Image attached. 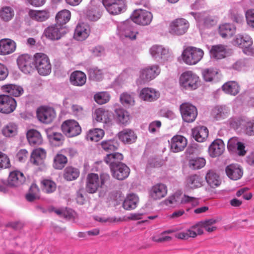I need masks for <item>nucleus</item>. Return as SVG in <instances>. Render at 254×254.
Instances as JSON below:
<instances>
[{
    "label": "nucleus",
    "mask_w": 254,
    "mask_h": 254,
    "mask_svg": "<svg viewBox=\"0 0 254 254\" xmlns=\"http://www.w3.org/2000/svg\"><path fill=\"white\" fill-rule=\"evenodd\" d=\"M104 135V131L100 128L90 129L87 134V139L92 141H98Z\"/></svg>",
    "instance_id": "nucleus-47"
},
{
    "label": "nucleus",
    "mask_w": 254,
    "mask_h": 254,
    "mask_svg": "<svg viewBox=\"0 0 254 254\" xmlns=\"http://www.w3.org/2000/svg\"><path fill=\"white\" fill-rule=\"evenodd\" d=\"M170 148L172 152L178 153L182 151L188 144L187 139L183 135H176L169 142Z\"/></svg>",
    "instance_id": "nucleus-12"
},
{
    "label": "nucleus",
    "mask_w": 254,
    "mask_h": 254,
    "mask_svg": "<svg viewBox=\"0 0 254 254\" xmlns=\"http://www.w3.org/2000/svg\"><path fill=\"white\" fill-rule=\"evenodd\" d=\"M222 89L226 94L235 96L239 92L240 87L237 82L230 81L222 86Z\"/></svg>",
    "instance_id": "nucleus-41"
},
{
    "label": "nucleus",
    "mask_w": 254,
    "mask_h": 254,
    "mask_svg": "<svg viewBox=\"0 0 254 254\" xmlns=\"http://www.w3.org/2000/svg\"><path fill=\"white\" fill-rule=\"evenodd\" d=\"M235 44L244 49L249 48L252 46L253 42L248 36L238 35L234 41Z\"/></svg>",
    "instance_id": "nucleus-45"
},
{
    "label": "nucleus",
    "mask_w": 254,
    "mask_h": 254,
    "mask_svg": "<svg viewBox=\"0 0 254 254\" xmlns=\"http://www.w3.org/2000/svg\"><path fill=\"white\" fill-rule=\"evenodd\" d=\"M217 220L214 219H210L201 221L199 223V225L203 228L208 232H212L215 231L217 228L213 226V225L215 224Z\"/></svg>",
    "instance_id": "nucleus-54"
},
{
    "label": "nucleus",
    "mask_w": 254,
    "mask_h": 254,
    "mask_svg": "<svg viewBox=\"0 0 254 254\" xmlns=\"http://www.w3.org/2000/svg\"><path fill=\"white\" fill-rule=\"evenodd\" d=\"M151 56L158 60H161L163 62L168 61L171 57L168 49L162 46L154 45L150 49Z\"/></svg>",
    "instance_id": "nucleus-13"
},
{
    "label": "nucleus",
    "mask_w": 254,
    "mask_h": 254,
    "mask_svg": "<svg viewBox=\"0 0 254 254\" xmlns=\"http://www.w3.org/2000/svg\"><path fill=\"white\" fill-rule=\"evenodd\" d=\"M159 97V92L152 88H144L139 93V97L143 100L148 102H153Z\"/></svg>",
    "instance_id": "nucleus-21"
},
{
    "label": "nucleus",
    "mask_w": 254,
    "mask_h": 254,
    "mask_svg": "<svg viewBox=\"0 0 254 254\" xmlns=\"http://www.w3.org/2000/svg\"><path fill=\"white\" fill-rule=\"evenodd\" d=\"M17 126L14 123L8 124L2 129V133L5 137H13L17 134Z\"/></svg>",
    "instance_id": "nucleus-49"
},
{
    "label": "nucleus",
    "mask_w": 254,
    "mask_h": 254,
    "mask_svg": "<svg viewBox=\"0 0 254 254\" xmlns=\"http://www.w3.org/2000/svg\"><path fill=\"white\" fill-rule=\"evenodd\" d=\"M167 193V187L161 183L153 186L149 191V196L153 200H158L164 197Z\"/></svg>",
    "instance_id": "nucleus-20"
},
{
    "label": "nucleus",
    "mask_w": 254,
    "mask_h": 254,
    "mask_svg": "<svg viewBox=\"0 0 254 254\" xmlns=\"http://www.w3.org/2000/svg\"><path fill=\"white\" fill-rule=\"evenodd\" d=\"M189 27L190 23L187 19L178 18L170 23L169 32L173 35L182 36L187 32Z\"/></svg>",
    "instance_id": "nucleus-5"
},
{
    "label": "nucleus",
    "mask_w": 254,
    "mask_h": 254,
    "mask_svg": "<svg viewBox=\"0 0 254 254\" xmlns=\"http://www.w3.org/2000/svg\"><path fill=\"white\" fill-rule=\"evenodd\" d=\"M46 157V151L41 148L34 149L30 158L31 162L36 166H44V160Z\"/></svg>",
    "instance_id": "nucleus-22"
},
{
    "label": "nucleus",
    "mask_w": 254,
    "mask_h": 254,
    "mask_svg": "<svg viewBox=\"0 0 254 254\" xmlns=\"http://www.w3.org/2000/svg\"><path fill=\"white\" fill-rule=\"evenodd\" d=\"M50 136H51V139L53 141H55L58 145L63 144L65 139L63 134L60 132H54Z\"/></svg>",
    "instance_id": "nucleus-61"
},
{
    "label": "nucleus",
    "mask_w": 254,
    "mask_h": 254,
    "mask_svg": "<svg viewBox=\"0 0 254 254\" xmlns=\"http://www.w3.org/2000/svg\"><path fill=\"white\" fill-rule=\"evenodd\" d=\"M16 48V43L8 38L0 40V55L6 56L13 53Z\"/></svg>",
    "instance_id": "nucleus-18"
},
{
    "label": "nucleus",
    "mask_w": 254,
    "mask_h": 254,
    "mask_svg": "<svg viewBox=\"0 0 254 254\" xmlns=\"http://www.w3.org/2000/svg\"><path fill=\"white\" fill-rule=\"evenodd\" d=\"M225 172L229 178L235 181L241 179L243 175L242 167L237 164L228 165L225 168Z\"/></svg>",
    "instance_id": "nucleus-19"
},
{
    "label": "nucleus",
    "mask_w": 254,
    "mask_h": 254,
    "mask_svg": "<svg viewBox=\"0 0 254 254\" xmlns=\"http://www.w3.org/2000/svg\"><path fill=\"white\" fill-rule=\"evenodd\" d=\"M211 56L215 59H222L226 57V49L223 45L212 46L210 51Z\"/></svg>",
    "instance_id": "nucleus-39"
},
{
    "label": "nucleus",
    "mask_w": 254,
    "mask_h": 254,
    "mask_svg": "<svg viewBox=\"0 0 254 254\" xmlns=\"http://www.w3.org/2000/svg\"><path fill=\"white\" fill-rule=\"evenodd\" d=\"M206 163L205 160L201 157H195L189 159L188 166L192 170H198L203 168Z\"/></svg>",
    "instance_id": "nucleus-48"
},
{
    "label": "nucleus",
    "mask_w": 254,
    "mask_h": 254,
    "mask_svg": "<svg viewBox=\"0 0 254 254\" xmlns=\"http://www.w3.org/2000/svg\"><path fill=\"white\" fill-rule=\"evenodd\" d=\"M67 159L64 155L58 154L54 158L53 166L56 169H63L67 163Z\"/></svg>",
    "instance_id": "nucleus-53"
},
{
    "label": "nucleus",
    "mask_w": 254,
    "mask_h": 254,
    "mask_svg": "<svg viewBox=\"0 0 254 254\" xmlns=\"http://www.w3.org/2000/svg\"><path fill=\"white\" fill-rule=\"evenodd\" d=\"M112 176L118 180H124L127 178L130 174V169L125 163L119 164L111 169Z\"/></svg>",
    "instance_id": "nucleus-14"
},
{
    "label": "nucleus",
    "mask_w": 254,
    "mask_h": 254,
    "mask_svg": "<svg viewBox=\"0 0 254 254\" xmlns=\"http://www.w3.org/2000/svg\"><path fill=\"white\" fill-rule=\"evenodd\" d=\"M119 139L125 143L131 144L135 141L137 136L134 132L129 128H126L118 134Z\"/></svg>",
    "instance_id": "nucleus-24"
},
{
    "label": "nucleus",
    "mask_w": 254,
    "mask_h": 254,
    "mask_svg": "<svg viewBox=\"0 0 254 254\" xmlns=\"http://www.w3.org/2000/svg\"><path fill=\"white\" fill-rule=\"evenodd\" d=\"M14 15V11L10 7L5 6L0 10V17L4 21H9Z\"/></svg>",
    "instance_id": "nucleus-51"
},
{
    "label": "nucleus",
    "mask_w": 254,
    "mask_h": 254,
    "mask_svg": "<svg viewBox=\"0 0 254 254\" xmlns=\"http://www.w3.org/2000/svg\"><path fill=\"white\" fill-rule=\"evenodd\" d=\"M117 120L122 124L126 125L129 120L128 113L123 109H118L115 111Z\"/></svg>",
    "instance_id": "nucleus-52"
},
{
    "label": "nucleus",
    "mask_w": 254,
    "mask_h": 254,
    "mask_svg": "<svg viewBox=\"0 0 254 254\" xmlns=\"http://www.w3.org/2000/svg\"><path fill=\"white\" fill-rule=\"evenodd\" d=\"M202 77L207 82L218 81L220 78V75L216 69L213 68H206L202 70Z\"/></svg>",
    "instance_id": "nucleus-36"
},
{
    "label": "nucleus",
    "mask_w": 254,
    "mask_h": 254,
    "mask_svg": "<svg viewBox=\"0 0 254 254\" xmlns=\"http://www.w3.org/2000/svg\"><path fill=\"white\" fill-rule=\"evenodd\" d=\"M225 149L223 141L221 139H215L211 144L209 147L208 151L210 156L212 157H216L221 155Z\"/></svg>",
    "instance_id": "nucleus-23"
},
{
    "label": "nucleus",
    "mask_w": 254,
    "mask_h": 254,
    "mask_svg": "<svg viewBox=\"0 0 254 254\" xmlns=\"http://www.w3.org/2000/svg\"><path fill=\"white\" fill-rule=\"evenodd\" d=\"M228 114V109L225 106H217L213 110V116L216 120H220L227 118Z\"/></svg>",
    "instance_id": "nucleus-50"
},
{
    "label": "nucleus",
    "mask_w": 254,
    "mask_h": 254,
    "mask_svg": "<svg viewBox=\"0 0 254 254\" xmlns=\"http://www.w3.org/2000/svg\"><path fill=\"white\" fill-rule=\"evenodd\" d=\"M70 16L71 14L69 10H62L59 11L56 16V24L63 27V25L69 21Z\"/></svg>",
    "instance_id": "nucleus-42"
},
{
    "label": "nucleus",
    "mask_w": 254,
    "mask_h": 254,
    "mask_svg": "<svg viewBox=\"0 0 254 254\" xmlns=\"http://www.w3.org/2000/svg\"><path fill=\"white\" fill-rule=\"evenodd\" d=\"M235 31V27L229 23L221 24L219 27V33L223 38L231 37Z\"/></svg>",
    "instance_id": "nucleus-38"
},
{
    "label": "nucleus",
    "mask_w": 254,
    "mask_h": 254,
    "mask_svg": "<svg viewBox=\"0 0 254 254\" xmlns=\"http://www.w3.org/2000/svg\"><path fill=\"white\" fill-rule=\"evenodd\" d=\"M80 175V171L78 169L72 167H66L63 174L64 178L67 181H72L78 178Z\"/></svg>",
    "instance_id": "nucleus-37"
},
{
    "label": "nucleus",
    "mask_w": 254,
    "mask_h": 254,
    "mask_svg": "<svg viewBox=\"0 0 254 254\" xmlns=\"http://www.w3.org/2000/svg\"><path fill=\"white\" fill-rule=\"evenodd\" d=\"M246 18L247 24L254 28V9H249L246 12Z\"/></svg>",
    "instance_id": "nucleus-63"
},
{
    "label": "nucleus",
    "mask_w": 254,
    "mask_h": 254,
    "mask_svg": "<svg viewBox=\"0 0 254 254\" xmlns=\"http://www.w3.org/2000/svg\"><path fill=\"white\" fill-rule=\"evenodd\" d=\"M203 179L200 176L193 174L189 176L186 180V187L189 190H194L202 186Z\"/></svg>",
    "instance_id": "nucleus-30"
},
{
    "label": "nucleus",
    "mask_w": 254,
    "mask_h": 254,
    "mask_svg": "<svg viewBox=\"0 0 254 254\" xmlns=\"http://www.w3.org/2000/svg\"><path fill=\"white\" fill-rule=\"evenodd\" d=\"M133 22L137 24L146 26L150 24L152 20L153 15L151 12L144 9L135 10L130 16Z\"/></svg>",
    "instance_id": "nucleus-6"
},
{
    "label": "nucleus",
    "mask_w": 254,
    "mask_h": 254,
    "mask_svg": "<svg viewBox=\"0 0 254 254\" xmlns=\"http://www.w3.org/2000/svg\"><path fill=\"white\" fill-rule=\"evenodd\" d=\"M101 146L105 151L111 152L115 151L118 149L119 143L115 139H110L102 141Z\"/></svg>",
    "instance_id": "nucleus-43"
},
{
    "label": "nucleus",
    "mask_w": 254,
    "mask_h": 254,
    "mask_svg": "<svg viewBox=\"0 0 254 254\" xmlns=\"http://www.w3.org/2000/svg\"><path fill=\"white\" fill-rule=\"evenodd\" d=\"M89 77L94 80L99 81L103 78V72L96 67L90 68L88 70Z\"/></svg>",
    "instance_id": "nucleus-57"
},
{
    "label": "nucleus",
    "mask_w": 254,
    "mask_h": 254,
    "mask_svg": "<svg viewBox=\"0 0 254 254\" xmlns=\"http://www.w3.org/2000/svg\"><path fill=\"white\" fill-rule=\"evenodd\" d=\"M15 100L7 95H0V112L10 114L13 112L16 107Z\"/></svg>",
    "instance_id": "nucleus-11"
},
{
    "label": "nucleus",
    "mask_w": 254,
    "mask_h": 254,
    "mask_svg": "<svg viewBox=\"0 0 254 254\" xmlns=\"http://www.w3.org/2000/svg\"><path fill=\"white\" fill-rule=\"evenodd\" d=\"M10 166V160L8 156L0 151V170L5 169Z\"/></svg>",
    "instance_id": "nucleus-62"
},
{
    "label": "nucleus",
    "mask_w": 254,
    "mask_h": 254,
    "mask_svg": "<svg viewBox=\"0 0 254 254\" xmlns=\"http://www.w3.org/2000/svg\"><path fill=\"white\" fill-rule=\"evenodd\" d=\"M198 20L207 27L214 25L217 22L216 17L206 12L201 14L200 16L198 17Z\"/></svg>",
    "instance_id": "nucleus-46"
},
{
    "label": "nucleus",
    "mask_w": 254,
    "mask_h": 254,
    "mask_svg": "<svg viewBox=\"0 0 254 254\" xmlns=\"http://www.w3.org/2000/svg\"><path fill=\"white\" fill-rule=\"evenodd\" d=\"M25 181L24 174L17 170L11 172L7 180L8 187H17L22 185Z\"/></svg>",
    "instance_id": "nucleus-15"
},
{
    "label": "nucleus",
    "mask_w": 254,
    "mask_h": 254,
    "mask_svg": "<svg viewBox=\"0 0 254 254\" xmlns=\"http://www.w3.org/2000/svg\"><path fill=\"white\" fill-rule=\"evenodd\" d=\"M61 129L63 133L67 137H73L80 134L81 127L79 123L74 120H67L64 121Z\"/></svg>",
    "instance_id": "nucleus-7"
},
{
    "label": "nucleus",
    "mask_w": 254,
    "mask_h": 254,
    "mask_svg": "<svg viewBox=\"0 0 254 254\" xmlns=\"http://www.w3.org/2000/svg\"><path fill=\"white\" fill-rule=\"evenodd\" d=\"M110 180V175L107 173H102L100 176L96 173H89L86 178V190L89 193H94L109 183Z\"/></svg>",
    "instance_id": "nucleus-1"
},
{
    "label": "nucleus",
    "mask_w": 254,
    "mask_h": 254,
    "mask_svg": "<svg viewBox=\"0 0 254 254\" xmlns=\"http://www.w3.org/2000/svg\"><path fill=\"white\" fill-rule=\"evenodd\" d=\"M207 184L212 188H216L221 184L219 175L213 170H209L205 176Z\"/></svg>",
    "instance_id": "nucleus-33"
},
{
    "label": "nucleus",
    "mask_w": 254,
    "mask_h": 254,
    "mask_svg": "<svg viewBox=\"0 0 254 254\" xmlns=\"http://www.w3.org/2000/svg\"><path fill=\"white\" fill-rule=\"evenodd\" d=\"M28 15L33 20L38 22L45 21L50 17V12L46 9L36 10L30 9L28 11Z\"/></svg>",
    "instance_id": "nucleus-28"
},
{
    "label": "nucleus",
    "mask_w": 254,
    "mask_h": 254,
    "mask_svg": "<svg viewBox=\"0 0 254 254\" xmlns=\"http://www.w3.org/2000/svg\"><path fill=\"white\" fill-rule=\"evenodd\" d=\"M62 30H63L62 27L55 24L54 25L47 27L45 30L44 34L47 38L51 40H58L62 37Z\"/></svg>",
    "instance_id": "nucleus-25"
},
{
    "label": "nucleus",
    "mask_w": 254,
    "mask_h": 254,
    "mask_svg": "<svg viewBox=\"0 0 254 254\" xmlns=\"http://www.w3.org/2000/svg\"><path fill=\"white\" fill-rule=\"evenodd\" d=\"M197 236L196 232L191 230H187L185 232H181L177 233L175 237L180 239L186 240L189 238H194Z\"/></svg>",
    "instance_id": "nucleus-58"
},
{
    "label": "nucleus",
    "mask_w": 254,
    "mask_h": 254,
    "mask_svg": "<svg viewBox=\"0 0 254 254\" xmlns=\"http://www.w3.org/2000/svg\"><path fill=\"white\" fill-rule=\"evenodd\" d=\"M69 81L73 86H82L86 83V76L83 72L74 71L70 74Z\"/></svg>",
    "instance_id": "nucleus-27"
},
{
    "label": "nucleus",
    "mask_w": 254,
    "mask_h": 254,
    "mask_svg": "<svg viewBox=\"0 0 254 254\" xmlns=\"http://www.w3.org/2000/svg\"><path fill=\"white\" fill-rule=\"evenodd\" d=\"M1 89L3 92L9 94V96L19 97L23 93V88L15 84H7L2 86Z\"/></svg>",
    "instance_id": "nucleus-34"
},
{
    "label": "nucleus",
    "mask_w": 254,
    "mask_h": 254,
    "mask_svg": "<svg viewBox=\"0 0 254 254\" xmlns=\"http://www.w3.org/2000/svg\"><path fill=\"white\" fill-rule=\"evenodd\" d=\"M111 115L109 112L103 108L96 109L94 113V118L98 122H102L105 124L111 122Z\"/></svg>",
    "instance_id": "nucleus-35"
},
{
    "label": "nucleus",
    "mask_w": 254,
    "mask_h": 254,
    "mask_svg": "<svg viewBox=\"0 0 254 254\" xmlns=\"http://www.w3.org/2000/svg\"><path fill=\"white\" fill-rule=\"evenodd\" d=\"M41 189L46 193L54 192L57 188V185L55 182L50 179H44L40 182Z\"/></svg>",
    "instance_id": "nucleus-40"
},
{
    "label": "nucleus",
    "mask_w": 254,
    "mask_h": 254,
    "mask_svg": "<svg viewBox=\"0 0 254 254\" xmlns=\"http://www.w3.org/2000/svg\"><path fill=\"white\" fill-rule=\"evenodd\" d=\"M199 77L192 71H186L181 74L179 78L180 86L186 90H193L198 87Z\"/></svg>",
    "instance_id": "nucleus-2"
},
{
    "label": "nucleus",
    "mask_w": 254,
    "mask_h": 254,
    "mask_svg": "<svg viewBox=\"0 0 254 254\" xmlns=\"http://www.w3.org/2000/svg\"><path fill=\"white\" fill-rule=\"evenodd\" d=\"M120 100L122 103L126 105H131L134 102L133 97L127 93H124L121 95Z\"/></svg>",
    "instance_id": "nucleus-60"
},
{
    "label": "nucleus",
    "mask_w": 254,
    "mask_h": 254,
    "mask_svg": "<svg viewBox=\"0 0 254 254\" xmlns=\"http://www.w3.org/2000/svg\"><path fill=\"white\" fill-rule=\"evenodd\" d=\"M102 3L107 10L113 15L120 14L126 8L125 0H102Z\"/></svg>",
    "instance_id": "nucleus-8"
},
{
    "label": "nucleus",
    "mask_w": 254,
    "mask_h": 254,
    "mask_svg": "<svg viewBox=\"0 0 254 254\" xmlns=\"http://www.w3.org/2000/svg\"><path fill=\"white\" fill-rule=\"evenodd\" d=\"M181 203H190L192 206H195L198 204L199 202L197 198L189 196V195L185 194L183 197L181 196Z\"/></svg>",
    "instance_id": "nucleus-59"
},
{
    "label": "nucleus",
    "mask_w": 254,
    "mask_h": 254,
    "mask_svg": "<svg viewBox=\"0 0 254 254\" xmlns=\"http://www.w3.org/2000/svg\"><path fill=\"white\" fill-rule=\"evenodd\" d=\"M94 99L98 104L102 105L108 102L110 99V96L107 92H101L96 93Z\"/></svg>",
    "instance_id": "nucleus-55"
},
{
    "label": "nucleus",
    "mask_w": 254,
    "mask_h": 254,
    "mask_svg": "<svg viewBox=\"0 0 254 254\" xmlns=\"http://www.w3.org/2000/svg\"><path fill=\"white\" fill-rule=\"evenodd\" d=\"M160 72L158 65H153L142 69L140 77L143 82H146L155 78Z\"/></svg>",
    "instance_id": "nucleus-17"
},
{
    "label": "nucleus",
    "mask_w": 254,
    "mask_h": 254,
    "mask_svg": "<svg viewBox=\"0 0 254 254\" xmlns=\"http://www.w3.org/2000/svg\"><path fill=\"white\" fill-rule=\"evenodd\" d=\"M204 55L203 51L199 48L194 47H188L182 53L184 62L189 65L195 64L199 62Z\"/></svg>",
    "instance_id": "nucleus-4"
},
{
    "label": "nucleus",
    "mask_w": 254,
    "mask_h": 254,
    "mask_svg": "<svg viewBox=\"0 0 254 254\" xmlns=\"http://www.w3.org/2000/svg\"><path fill=\"white\" fill-rule=\"evenodd\" d=\"M180 110L183 121L187 123L194 122L197 116L196 107L189 103L181 104Z\"/></svg>",
    "instance_id": "nucleus-9"
},
{
    "label": "nucleus",
    "mask_w": 254,
    "mask_h": 254,
    "mask_svg": "<svg viewBox=\"0 0 254 254\" xmlns=\"http://www.w3.org/2000/svg\"><path fill=\"white\" fill-rule=\"evenodd\" d=\"M161 126V123L159 121H155L151 123L148 127V130L151 133H155L159 130Z\"/></svg>",
    "instance_id": "nucleus-64"
},
{
    "label": "nucleus",
    "mask_w": 254,
    "mask_h": 254,
    "mask_svg": "<svg viewBox=\"0 0 254 254\" xmlns=\"http://www.w3.org/2000/svg\"><path fill=\"white\" fill-rule=\"evenodd\" d=\"M123 155L120 153L116 152L107 154L104 159V161L109 165L110 170L113 167L122 164L121 161L123 160Z\"/></svg>",
    "instance_id": "nucleus-31"
},
{
    "label": "nucleus",
    "mask_w": 254,
    "mask_h": 254,
    "mask_svg": "<svg viewBox=\"0 0 254 254\" xmlns=\"http://www.w3.org/2000/svg\"><path fill=\"white\" fill-rule=\"evenodd\" d=\"M17 64L21 70L25 73H30L32 70L33 58L28 54H23L18 57Z\"/></svg>",
    "instance_id": "nucleus-16"
},
{
    "label": "nucleus",
    "mask_w": 254,
    "mask_h": 254,
    "mask_svg": "<svg viewBox=\"0 0 254 254\" xmlns=\"http://www.w3.org/2000/svg\"><path fill=\"white\" fill-rule=\"evenodd\" d=\"M90 33L89 27L84 24H78L75 30L74 38L78 41H83L86 39Z\"/></svg>",
    "instance_id": "nucleus-26"
},
{
    "label": "nucleus",
    "mask_w": 254,
    "mask_h": 254,
    "mask_svg": "<svg viewBox=\"0 0 254 254\" xmlns=\"http://www.w3.org/2000/svg\"><path fill=\"white\" fill-rule=\"evenodd\" d=\"M138 202V198L136 195L130 194L124 201L123 206L126 210L133 209L136 208Z\"/></svg>",
    "instance_id": "nucleus-44"
},
{
    "label": "nucleus",
    "mask_w": 254,
    "mask_h": 254,
    "mask_svg": "<svg viewBox=\"0 0 254 254\" xmlns=\"http://www.w3.org/2000/svg\"><path fill=\"white\" fill-rule=\"evenodd\" d=\"M37 117L40 122L49 124L54 121L56 117V114L53 108L41 107L37 109Z\"/></svg>",
    "instance_id": "nucleus-10"
},
{
    "label": "nucleus",
    "mask_w": 254,
    "mask_h": 254,
    "mask_svg": "<svg viewBox=\"0 0 254 254\" xmlns=\"http://www.w3.org/2000/svg\"><path fill=\"white\" fill-rule=\"evenodd\" d=\"M27 138L31 145H39L42 143L43 139L40 132L34 129L29 130L26 133Z\"/></svg>",
    "instance_id": "nucleus-32"
},
{
    "label": "nucleus",
    "mask_w": 254,
    "mask_h": 254,
    "mask_svg": "<svg viewBox=\"0 0 254 254\" xmlns=\"http://www.w3.org/2000/svg\"><path fill=\"white\" fill-rule=\"evenodd\" d=\"M35 67L39 74L43 76L49 75L52 70V65L48 56L39 53L34 56Z\"/></svg>",
    "instance_id": "nucleus-3"
},
{
    "label": "nucleus",
    "mask_w": 254,
    "mask_h": 254,
    "mask_svg": "<svg viewBox=\"0 0 254 254\" xmlns=\"http://www.w3.org/2000/svg\"><path fill=\"white\" fill-rule=\"evenodd\" d=\"M208 129L204 126H198L192 129V134L196 141L203 142L208 136Z\"/></svg>",
    "instance_id": "nucleus-29"
},
{
    "label": "nucleus",
    "mask_w": 254,
    "mask_h": 254,
    "mask_svg": "<svg viewBox=\"0 0 254 254\" xmlns=\"http://www.w3.org/2000/svg\"><path fill=\"white\" fill-rule=\"evenodd\" d=\"M181 194L176 192L173 195L170 196L167 199L165 200V202L166 205H172L176 206L179 204H181Z\"/></svg>",
    "instance_id": "nucleus-56"
}]
</instances>
